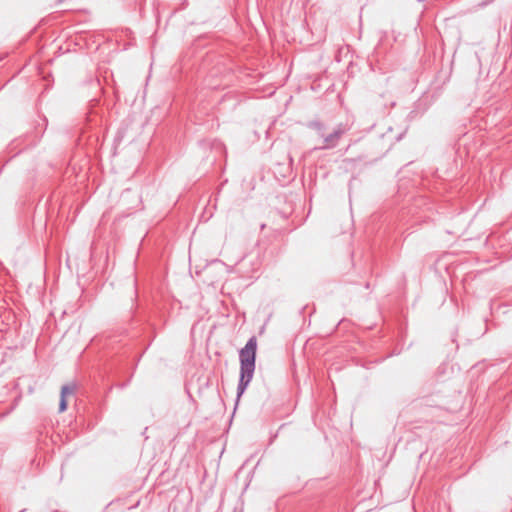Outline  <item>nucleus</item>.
Segmentation results:
<instances>
[{"instance_id":"nucleus-1","label":"nucleus","mask_w":512,"mask_h":512,"mask_svg":"<svg viewBox=\"0 0 512 512\" xmlns=\"http://www.w3.org/2000/svg\"><path fill=\"white\" fill-rule=\"evenodd\" d=\"M256 350H257V340L255 337L249 339L247 344L240 351V384H239V394L243 393L246 386L249 384L253 377L254 369H255V360H256Z\"/></svg>"},{"instance_id":"nucleus-2","label":"nucleus","mask_w":512,"mask_h":512,"mask_svg":"<svg viewBox=\"0 0 512 512\" xmlns=\"http://www.w3.org/2000/svg\"><path fill=\"white\" fill-rule=\"evenodd\" d=\"M76 391V385L73 383L64 385L61 388L60 393V403H59V412L62 413L67 409V400L68 398L74 396Z\"/></svg>"}]
</instances>
